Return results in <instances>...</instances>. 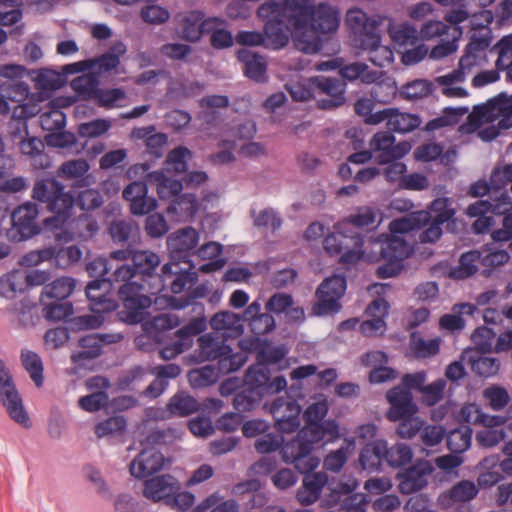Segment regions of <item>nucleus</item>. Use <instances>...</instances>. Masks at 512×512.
<instances>
[{
    "instance_id": "nucleus-55",
    "label": "nucleus",
    "mask_w": 512,
    "mask_h": 512,
    "mask_svg": "<svg viewBox=\"0 0 512 512\" xmlns=\"http://www.w3.org/2000/svg\"><path fill=\"white\" fill-rule=\"evenodd\" d=\"M316 76L308 79H303L296 82H291L286 85L291 97L295 101H307L310 99H317V85Z\"/></svg>"
},
{
    "instance_id": "nucleus-17",
    "label": "nucleus",
    "mask_w": 512,
    "mask_h": 512,
    "mask_svg": "<svg viewBox=\"0 0 512 512\" xmlns=\"http://www.w3.org/2000/svg\"><path fill=\"white\" fill-rule=\"evenodd\" d=\"M317 105L320 109L329 110L345 103L346 83L338 78L316 76Z\"/></svg>"
},
{
    "instance_id": "nucleus-2",
    "label": "nucleus",
    "mask_w": 512,
    "mask_h": 512,
    "mask_svg": "<svg viewBox=\"0 0 512 512\" xmlns=\"http://www.w3.org/2000/svg\"><path fill=\"white\" fill-rule=\"evenodd\" d=\"M363 238L357 232L347 229L340 221L334 225V231L323 241L325 251L330 255H340V263L354 265L364 255Z\"/></svg>"
},
{
    "instance_id": "nucleus-63",
    "label": "nucleus",
    "mask_w": 512,
    "mask_h": 512,
    "mask_svg": "<svg viewBox=\"0 0 512 512\" xmlns=\"http://www.w3.org/2000/svg\"><path fill=\"white\" fill-rule=\"evenodd\" d=\"M377 211L369 206L359 207L354 214L349 215L341 222L347 228L352 225L356 228L374 227L376 224Z\"/></svg>"
},
{
    "instance_id": "nucleus-41",
    "label": "nucleus",
    "mask_w": 512,
    "mask_h": 512,
    "mask_svg": "<svg viewBox=\"0 0 512 512\" xmlns=\"http://www.w3.org/2000/svg\"><path fill=\"white\" fill-rule=\"evenodd\" d=\"M76 280L72 277H59L43 287L40 301L45 300H66L74 291Z\"/></svg>"
},
{
    "instance_id": "nucleus-50",
    "label": "nucleus",
    "mask_w": 512,
    "mask_h": 512,
    "mask_svg": "<svg viewBox=\"0 0 512 512\" xmlns=\"http://www.w3.org/2000/svg\"><path fill=\"white\" fill-rule=\"evenodd\" d=\"M149 177L155 182L157 194L161 199L177 198L182 191V183L179 180L167 177L163 172H152Z\"/></svg>"
},
{
    "instance_id": "nucleus-35",
    "label": "nucleus",
    "mask_w": 512,
    "mask_h": 512,
    "mask_svg": "<svg viewBox=\"0 0 512 512\" xmlns=\"http://www.w3.org/2000/svg\"><path fill=\"white\" fill-rule=\"evenodd\" d=\"M238 60L243 63V72L246 77L256 82H263L266 78L267 61L265 57L243 48L237 52Z\"/></svg>"
},
{
    "instance_id": "nucleus-53",
    "label": "nucleus",
    "mask_w": 512,
    "mask_h": 512,
    "mask_svg": "<svg viewBox=\"0 0 512 512\" xmlns=\"http://www.w3.org/2000/svg\"><path fill=\"white\" fill-rule=\"evenodd\" d=\"M413 452L407 444L397 443L391 447L385 441L384 461L390 467H402L411 462Z\"/></svg>"
},
{
    "instance_id": "nucleus-29",
    "label": "nucleus",
    "mask_w": 512,
    "mask_h": 512,
    "mask_svg": "<svg viewBox=\"0 0 512 512\" xmlns=\"http://www.w3.org/2000/svg\"><path fill=\"white\" fill-rule=\"evenodd\" d=\"M389 304L383 298L373 300L366 308V314L371 319L360 324V331L365 336H375L386 327L385 317L388 315Z\"/></svg>"
},
{
    "instance_id": "nucleus-19",
    "label": "nucleus",
    "mask_w": 512,
    "mask_h": 512,
    "mask_svg": "<svg viewBox=\"0 0 512 512\" xmlns=\"http://www.w3.org/2000/svg\"><path fill=\"white\" fill-rule=\"evenodd\" d=\"M390 408L386 413L388 420L396 422L401 418L414 416L417 412V406L413 402L411 391L402 386H395L386 394Z\"/></svg>"
},
{
    "instance_id": "nucleus-48",
    "label": "nucleus",
    "mask_w": 512,
    "mask_h": 512,
    "mask_svg": "<svg viewBox=\"0 0 512 512\" xmlns=\"http://www.w3.org/2000/svg\"><path fill=\"white\" fill-rule=\"evenodd\" d=\"M290 28L292 27L287 23L286 18L270 20L265 22L264 34L270 40L272 47L279 49L287 45L289 41L287 30Z\"/></svg>"
},
{
    "instance_id": "nucleus-30",
    "label": "nucleus",
    "mask_w": 512,
    "mask_h": 512,
    "mask_svg": "<svg viewBox=\"0 0 512 512\" xmlns=\"http://www.w3.org/2000/svg\"><path fill=\"white\" fill-rule=\"evenodd\" d=\"M110 287L106 278L95 279L86 286L85 293L90 302L91 311L100 314L114 308L113 302L108 297Z\"/></svg>"
},
{
    "instance_id": "nucleus-33",
    "label": "nucleus",
    "mask_w": 512,
    "mask_h": 512,
    "mask_svg": "<svg viewBox=\"0 0 512 512\" xmlns=\"http://www.w3.org/2000/svg\"><path fill=\"white\" fill-rule=\"evenodd\" d=\"M339 22L338 11L327 3H320L314 7L309 24L316 33L328 34L338 29Z\"/></svg>"
},
{
    "instance_id": "nucleus-16",
    "label": "nucleus",
    "mask_w": 512,
    "mask_h": 512,
    "mask_svg": "<svg viewBox=\"0 0 512 512\" xmlns=\"http://www.w3.org/2000/svg\"><path fill=\"white\" fill-rule=\"evenodd\" d=\"M123 335L120 333H91L79 339L80 350L74 352L71 359L76 364H84L99 357L104 344H113L121 341Z\"/></svg>"
},
{
    "instance_id": "nucleus-57",
    "label": "nucleus",
    "mask_w": 512,
    "mask_h": 512,
    "mask_svg": "<svg viewBox=\"0 0 512 512\" xmlns=\"http://www.w3.org/2000/svg\"><path fill=\"white\" fill-rule=\"evenodd\" d=\"M410 349L417 358H427L439 352L440 342L438 339L425 340L415 331L410 335Z\"/></svg>"
},
{
    "instance_id": "nucleus-24",
    "label": "nucleus",
    "mask_w": 512,
    "mask_h": 512,
    "mask_svg": "<svg viewBox=\"0 0 512 512\" xmlns=\"http://www.w3.org/2000/svg\"><path fill=\"white\" fill-rule=\"evenodd\" d=\"M354 487H350L348 484L341 485L333 489L328 499L329 506H338L343 512H366L368 500L366 495L361 493H352Z\"/></svg>"
},
{
    "instance_id": "nucleus-3",
    "label": "nucleus",
    "mask_w": 512,
    "mask_h": 512,
    "mask_svg": "<svg viewBox=\"0 0 512 512\" xmlns=\"http://www.w3.org/2000/svg\"><path fill=\"white\" fill-rule=\"evenodd\" d=\"M225 338L208 333L198 339L200 356L207 361L217 360L219 371L223 375L239 370L248 359L242 352L234 353L230 345L226 344Z\"/></svg>"
},
{
    "instance_id": "nucleus-42",
    "label": "nucleus",
    "mask_w": 512,
    "mask_h": 512,
    "mask_svg": "<svg viewBox=\"0 0 512 512\" xmlns=\"http://www.w3.org/2000/svg\"><path fill=\"white\" fill-rule=\"evenodd\" d=\"M199 409V402L185 391L175 393L167 403V410L171 416L187 417Z\"/></svg>"
},
{
    "instance_id": "nucleus-43",
    "label": "nucleus",
    "mask_w": 512,
    "mask_h": 512,
    "mask_svg": "<svg viewBox=\"0 0 512 512\" xmlns=\"http://www.w3.org/2000/svg\"><path fill=\"white\" fill-rule=\"evenodd\" d=\"M481 252L471 250L463 253L459 259V265L449 270V277L455 280H462L471 277L478 270V263H481Z\"/></svg>"
},
{
    "instance_id": "nucleus-23",
    "label": "nucleus",
    "mask_w": 512,
    "mask_h": 512,
    "mask_svg": "<svg viewBox=\"0 0 512 512\" xmlns=\"http://www.w3.org/2000/svg\"><path fill=\"white\" fill-rule=\"evenodd\" d=\"M107 233L116 245L132 247L140 238L138 224L130 218H116L109 222Z\"/></svg>"
},
{
    "instance_id": "nucleus-46",
    "label": "nucleus",
    "mask_w": 512,
    "mask_h": 512,
    "mask_svg": "<svg viewBox=\"0 0 512 512\" xmlns=\"http://www.w3.org/2000/svg\"><path fill=\"white\" fill-rule=\"evenodd\" d=\"M421 125V118L417 114L401 112L393 108L391 118L388 120V129L396 133H409Z\"/></svg>"
},
{
    "instance_id": "nucleus-8",
    "label": "nucleus",
    "mask_w": 512,
    "mask_h": 512,
    "mask_svg": "<svg viewBox=\"0 0 512 512\" xmlns=\"http://www.w3.org/2000/svg\"><path fill=\"white\" fill-rule=\"evenodd\" d=\"M0 94L6 100L16 103L12 111L15 119L25 120L40 112L34 96L30 97V89L24 81H5L0 85Z\"/></svg>"
},
{
    "instance_id": "nucleus-13",
    "label": "nucleus",
    "mask_w": 512,
    "mask_h": 512,
    "mask_svg": "<svg viewBox=\"0 0 512 512\" xmlns=\"http://www.w3.org/2000/svg\"><path fill=\"white\" fill-rule=\"evenodd\" d=\"M369 147L376 154L378 164H386L392 160H399L409 153L411 146L408 142L395 144V137L391 131H380L373 135Z\"/></svg>"
},
{
    "instance_id": "nucleus-26",
    "label": "nucleus",
    "mask_w": 512,
    "mask_h": 512,
    "mask_svg": "<svg viewBox=\"0 0 512 512\" xmlns=\"http://www.w3.org/2000/svg\"><path fill=\"white\" fill-rule=\"evenodd\" d=\"M477 442L486 448L496 446L501 441L505 442L502 449L507 458L512 456V421L504 425V419L498 426L486 427L476 435Z\"/></svg>"
},
{
    "instance_id": "nucleus-7",
    "label": "nucleus",
    "mask_w": 512,
    "mask_h": 512,
    "mask_svg": "<svg viewBox=\"0 0 512 512\" xmlns=\"http://www.w3.org/2000/svg\"><path fill=\"white\" fill-rule=\"evenodd\" d=\"M511 210V199L507 193L502 192L493 201L478 200L470 204L466 214L477 218L472 224V231L475 234H484L495 224L494 215H502Z\"/></svg>"
},
{
    "instance_id": "nucleus-10",
    "label": "nucleus",
    "mask_w": 512,
    "mask_h": 512,
    "mask_svg": "<svg viewBox=\"0 0 512 512\" xmlns=\"http://www.w3.org/2000/svg\"><path fill=\"white\" fill-rule=\"evenodd\" d=\"M346 278L342 275H333L326 278L318 287L316 296L318 301L313 305V313L327 315L340 310V298L346 291Z\"/></svg>"
},
{
    "instance_id": "nucleus-61",
    "label": "nucleus",
    "mask_w": 512,
    "mask_h": 512,
    "mask_svg": "<svg viewBox=\"0 0 512 512\" xmlns=\"http://www.w3.org/2000/svg\"><path fill=\"white\" fill-rule=\"evenodd\" d=\"M148 375V370L140 365L131 367L123 372L117 379V388L123 391L135 390L142 384Z\"/></svg>"
},
{
    "instance_id": "nucleus-60",
    "label": "nucleus",
    "mask_w": 512,
    "mask_h": 512,
    "mask_svg": "<svg viewBox=\"0 0 512 512\" xmlns=\"http://www.w3.org/2000/svg\"><path fill=\"white\" fill-rule=\"evenodd\" d=\"M239 512V505L234 499L223 500L217 493L211 494L204 499L194 510V512Z\"/></svg>"
},
{
    "instance_id": "nucleus-36",
    "label": "nucleus",
    "mask_w": 512,
    "mask_h": 512,
    "mask_svg": "<svg viewBox=\"0 0 512 512\" xmlns=\"http://www.w3.org/2000/svg\"><path fill=\"white\" fill-rule=\"evenodd\" d=\"M204 13L192 10L177 17V28L180 37L189 42H197L201 38V19Z\"/></svg>"
},
{
    "instance_id": "nucleus-51",
    "label": "nucleus",
    "mask_w": 512,
    "mask_h": 512,
    "mask_svg": "<svg viewBox=\"0 0 512 512\" xmlns=\"http://www.w3.org/2000/svg\"><path fill=\"white\" fill-rule=\"evenodd\" d=\"M25 287V273L13 270L0 278V296L12 299L18 292H23Z\"/></svg>"
},
{
    "instance_id": "nucleus-59",
    "label": "nucleus",
    "mask_w": 512,
    "mask_h": 512,
    "mask_svg": "<svg viewBox=\"0 0 512 512\" xmlns=\"http://www.w3.org/2000/svg\"><path fill=\"white\" fill-rule=\"evenodd\" d=\"M21 361L25 370L29 373L34 384L40 388L43 385V364L41 358L33 351L22 350Z\"/></svg>"
},
{
    "instance_id": "nucleus-38",
    "label": "nucleus",
    "mask_w": 512,
    "mask_h": 512,
    "mask_svg": "<svg viewBox=\"0 0 512 512\" xmlns=\"http://www.w3.org/2000/svg\"><path fill=\"white\" fill-rule=\"evenodd\" d=\"M35 88L39 92V101L45 97H49L50 94L66 84L65 77L52 69H40L35 78Z\"/></svg>"
},
{
    "instance_id": "nucleus-9",
    "label": "nucleus",
    "mask_w": 512,
    "mask_h": 512,
    "mask_svg": "<svg viewBox=\"0 0 512 512\" xmlns=\"http://www.w3.org/2000/svg\"><path fill=\"white\" fill-rule=\"evenodd\" d=\"M0 401L8 415L25 428L30 427L29 416L16 389L12 376L0 358Z\"/></svg>"
},
{
    "instance_id": "nucleus-11",
    "label": "nucleus",
    "mask_w": 512,
    "mask_h": 512,
    "mask_svg": "<svg viewBox=\"0 0 512 512\" xmlns=\"http://www.w3.org/2000/svg\"><path fill=\"white\" fill-rule=\"evenodd\" d=\"M38 216V206L32 202H26L16 208L12 215V227L9 230V237L20 242L27 240L40 232V228L36 222Z\"/></svg>"
},
{
    "instance_id": "nucleus-31",
    "label": "nucleus",
    "mask_w": 512,
    "mask_h": 512,
    "mask_svg": "<svg viewBox=\"0 0 512 512\" xmlns=\"http://www.w3.org/2000/svg\"><path fill=\"white\" fill-rule=\"evenodd\" d=\"M303 481L301 487L297 491V500L301 505L307 506L315 503L321 494V491L328 481L325 473L307 472L303 473Z\"/></svg>"
},
{
    "instance_id": "nucleus-21",
    "label": "nucleus",
    "mask_w": 512,
    "mask_h": 512,
    "mask_svg": "<svg viewBox=\"0 0 512 512\" xmlns=\"http://www.w3.org/2000/svg\"><path fill=\"white\" fill-rule=\"evenodd\" d=\"M433 472V467L426 460L417 461L399 475L400 491L411 494L423 489L427 485V477Z\"/></svg>"
},
{
    "instance_id": "nucleus-27",
    "label": "nucleus",
    "mask_w": 512,
    "mask_h": 512,
    "mask_svg": "<svg viewBox=\"0 0 512 512\" xmlns=\"http://www.w3.org/2000/svg\"><path fill=\"white\" fill-rule=\"evenodd\" d=\"M314 7V0H284L283 2L287 23L295 30H303L308 27Z\"/></svg>"
},
{
    "instance_id": "nucleus-49",
    "label": "nucleus",
    "mask_w": 512,
    "mask_h": 512,
    "mask_svg": "<svg viewBox=\"0 0 512 512\" xmlns=\"http://www.w3.org/2000/svg\"><path fill=\"white\" fill-rule=\"evenodd\" d=\"M461 418L468 424H480L484 427L498 426L503 417L485 414L476 404H467L461 408Z\"/></svg>"
},
{
    "instance_id": "nucleus-18",
    "label": "nucleus",
    "mask_w": 512,
    "mask_h": 512,
    "mask_svg": "<svg viewBox=\"0 0 512 512\" xmlns=\"http://www.w3.org/2000/svg\"><path fill=\"white\" fill-rule=\"evenodd\" d=\"M491 31L487 29L484 35H473L466 45L464 54L459 60V65L471 74L475 68L481 67L488 62L486 51L491 44Z\"/></svg>"
},
{
    "instance_id": "nucleus-44",
    "label": "nucleus",
    "mask_w": 512,
    "mask_h": 512,
    "mask_svg": "<svg viewBox=\"0 0 512 512\" xmlns=\"http://www.w3.org/2000/svg\"><path fill=\"white\" fill-rule=\"evenodd\" d=\"M378 22L365 23L359 30L354 31V45L368 53L381 43V36L378 32Z\"/></svg>"
},
{
    "instance_id": "nucleus-54",
    "label": "nucleus",
    "mask_w": 512,
    "mask_h": 512,
    "mask_svg": "<svg viewBox=\"0 0 512 512\" xmlns=\"http://www.w3.org/2000/svg\"><path fill=\"white\" fill-rule=\"evenodd\" d=\"M472 429L469 426H461L451 430L446 436L448 449L454 454L466 451L471 444Z\"/></svg>"
},
{
    "instance_id": "nucleus-40",
    "label": "nucleus",
    "mask_w": 512,
    "mask_h": 512,
    "mask_svg": "<svg viewBox=\"0 0 512 512\" xmlns=\"http://www.w3.org/2000/svg\"><path fill=\"white\" fill-rule=\"evenodd\" d=\"M126 53V46L122 42L114 44L104 54L89 58L90 70L96 68L97 74L114 71L120 65V58Z\"/></svg>"
},
{
    "instance_id": "nucleus-6",
    "label": "nucleus",
    "mask_w": 512,
    "mask_h": 512,
    "mask_svg": "<svg viewBox=\"0 0 512 512\" xmlns=\"http://www.w3.org/2000/svg\"><path fill=\"white\" fill-rule=\"evenodd\" d=\"M326 399L310 404L304 412L306 425L302 428L304 435H310L313 440L332 442L339 437V427L334 420L324 421L328 413Z\"/></svg>"
},
{
    "instance_id": "nucleus-14",
    "label": "nucleus",
    "mask_w": 512,
    "mask_h": 512,
    "mask_svg": "<svg viewBox=\"0 0 512 512\" xmlns=\"http://www.w3.org/2000/svg\"><path fill=\"white\" fill-rule=\"evenodd\" d=\"M204 316L190 320L186 325L176 331V339L159 350V356L163 360H171L190 348L192 337L202 333L206 329Z\"/></svg>"
},
{
    "instance_id": "nucleus-52",
    "label": "nucleus",
    "mask_w": 512,
    "mask_h": 512,
    "mask_svg": "<svg viewBox=\"0 0 512 512\" xmlns=\"http://www.w3.org/2000/svg\"><path fill=\"white\" fill-rule=\"evenodd\" d=\"M132 263L137 275L151 276L160 264V258L152 251L134 250L132 254Z\"/></svg>"
},
{
    "instance_id": "nucleus-34",
    "label": "nucleus",
    "mask_w": 512,
    "mask_h": 512,
    "mask_svg": "<svg viewBox=\"0 0 512 512\" xmlns=\"http://www.w3.org/2000/svg\"><path fill=\"white\" fill-rule=\"evenodd\" d=\"M210 326L216 334L226 338L238 337L243 332L241 316L230 311L216 313L210 320Z\"/></svg>"
},
{
    "instance_id": "nucleus-28",
    "label": "nucleus",
    "mask_w": 512,
    "mask_h": 512,
    "mask_svg": "<svg viewBox=\"0 0 512 512\" xmlns=\"http://www.w3.org/2000/svg\"><path fill=\"white\" fill-rule=\"evenodd\" d=\"M374 246L379 247L381 259H395L402 262L412 254L410 244L398 235L381 234L374 240Z\"/></svg>"
},
{
    "instance_id": "nucleus-1",
    "label": "nucleus",
    "mask_w": 512,
    "mask_h": 512,
    "mask_svg": "<svg viewBox=\"0 0 512 512\" xmlns=\"http://www.w3.org/2000/svg\"><path fill=\"white\" fill-rule=\"evenodd\" d=\"M32 198L45 204L46 208L55 214L45 220V225L56 229L69 218L75 204L72 192L66 191L65 186L54 177L36 181L32 189Z\"/></svg>"
},
{
    "instance_id": "nucleus-56",
    "label": "nucleus",
    "mask_w": 512,
    "mask_h": 512,
    "mask_svg": "<svg viewBox=\"0 0 512 512\" xmlns=\"http://www.w3.org/2000/svg\"><path fill=\"white\" fill-rule=\"evenodd\" d=\"M264 395L260 394L247 386L237 392L233 398V406L239 412H250L257 408L261 403Z\"/></svg>"
},
{
    "instance_id": "nucleus-45",
    "label": "nucleus",
    "mask_w": 512,
    "mask_h": 512,
    "mask_svg": "<svg viewBox=\"0 0 512 512\" xmlns=\"http://www.w3.org/2000/svg\"><path fill=\"white\" fill-rule=\"evenodd\" d=\"M70 87L77 96L85 101H93L99 90V79L95 73H84L70 82Z\"/></svg>"
},
{
    "instance_id": "nucleus-58",
    "label": "nucleus",
    "mask_w": 512,
    "mask_h": 512,
    "mask_svg": "<svg viewBox=\"0 0 512 512\" xmlns=\"http://www.w3.org/2000/svg\"><path fill=\"white\" fill-rule=\"evenodd\" d=\"M127 98L126 92L121 88H99L93 101L94 103L105 109H112L115 107H123L122 103Z\"/></svg>"
},
{
    "instance_id": "nucleus-64",
    "label": "nucleus",
    "mask_w": 512,
    "mask_h": 512,
    "mask_svg": "<svg viewBox=\"0 0 512 512\" xmlns=\"http://www.w3.org/2000/svg\"><path fill=\"white\" fill-rule=\"evenodd\" d=\"M498 55L495 66L497 70H504L512 66V33L503 36L491 49Z\"/></svg>"
},
{
    "instance_id": "nucleus-47",
    "label": "nucleus",
    "mask_w": 512,
    "mask_h": 512,
    "mask_svg": "<svg viewBox=\"0 0 512 512\" xmlns=\"http://www.w3.org/2000/svg\"><path fill=\"white\" fill-rule=\"evenodd\" d=\"M269 379L270 370L268 367L257 362V364L251 365L247 369L244 377V385L265 396L267 394Z\"/></svg>"
},
{
    "instance_id": "nucleus-62",
    "label": "nucleus",
    "mask_w": 512,
    "mask_h": 512,
    "mask_svg": "<svg viewBox=\"0 0 512 512\" xmlns=\"http://www.w3.org/2000/svg\"><path fill=\"white\" fill-rule=\"evenodd\" d=\"M198 200L193 194L178 196L167 208L168 213L179 214L180 217H193L198 211Z\"/></svg>"
},
{
    "instance_id": "nucleus-25",
    "label": "nucleus",
    "mask_w": 512,
    "mask_h": 512,
    "mask_svg": "<svg viewBox=\"0 0 512 512\" xmlns=\"http://www.w3.org/2000/svg\"><path fill=\"white\" fill-rule=\"evenodd\" d=\"M178 490L179 481L172 475L165 474L146 480L143 494L154 502L165 500L166 503H170L171 496Z\"/></svg>"
},
{
    "instance_id": "nucleus-22",
    "label": "nucleus",
    "mask_w": 512,
    "mask_h": 512,
    "mask_svg": "<svg viewBox=\"0 0 512 512\" xmlns=\"http://www.w3.org/2000/svg\"><path fill=\"white\" fill-rule=\"evenodd\" d=\"M165 458L155 448H143L137 457L130 463L129 470L135 478H146L162 469Z\"/></svg>"
},
{
    "instance_id": "nucleus-12",
    "label": "nucleus",
    "mask_w": 512,
    "mask_h": 512,
    "mask_svg": "<svg viewBox=\"0 0 512 512\" xmlns=\"http://www.w3.org/2000/svg\"><path fill=\"white\" fill-rule=\"evenodd\" d=\"M471 116L482 122L498 120L501 129L512 128V96L500 94L487 103L475 106Z\"/></svg>"
},
{
    "instance_id": "nucleus-20",
    "label": "nucleus",
    "mask_w": 512,
    "mask_h": 512,
    "mask_svg": "<svg viewBox=\"0 0 512 512\" xmlns=\"http://www.w3.org/2000/svg\"><path fill=\"white\" fill-rule=\"evenodd\" d=\"M148 187L143 181H134L123 190V198L130 203L133 215H145L156 209L157 201L148 197Z\"/></svg>"
},
{
    "instance_id": "nucleus-39",
    "label": "nucleus",
    "mask_w": 512,
    "mask_h": 512,
    "mask_svg": "<svg viewBox=\"0 0 512 512\" xmlns=\"http://www.w3.org/2000/svg\"><path fill=\"white\" fill-rule=\"evenodd\" d=\"M430 218L429 212L424 210L416 211L407 216L392 220L389 223V231L392 235H397L420 230L428 224Z\"/></svg>"
},
{
    "instance_id": "nucleus-15",
    "label": "nucleus",
    "mask_w": 512,
    "mask_h": 512,
    "mask_svg": "<svg viewBox=\"0 0 512 512\" xmlns=\"http://www.w3.org/2000/svg\"><path fill=\"white\" fill-rule=\"evenodd\" d=\"M144 290V285L137 280L124 283L119 287L118 297L132 322L138 321L142 311L151 306L152 300L144 293Z\"/></svg>"
},
{
    "instance_id": "nucleus-37",
    "label": "nucleus",
    "mask_w": 512,
    "mask_h": 512,
    "mask_svg": "<svg viewBox=\"0 0 512 512\" xmlns=\"http://www.w3.org/2000/svg\"><path fill=\"white\" fill-rule=\"evenodd\" d=\"M385 441L376 440L366 444L359 455V464L363 470L377 472L384 461Z\"/></svg>"
},
{
    "instance_id": "nucleus-5",
    "label": "nucleus",
    "mask_w": 512,
    "mask_h": 512,
    "mask_svg": "<svg viewBox=\"0 0 512 512\" xmlns=\"http://www.w3.org/2000/svg\"><path fill=\"white\" fill-rule=\"evenodd\" d=\"M321 440H313L310 435H304L301 429L291 440L282 443L281 454L283 461L294 464L300 473L314 471L320 461L312 454L313 445Z\"/></svg>"
},
{
    "instance_id": "nucleus-32",
    "label": "nucleus",
    "mask_w": 512,
    "mask_h": 512,
    "mask_svg": "<svg viewBox=\"0 0 512 512\" xmlns=\"http://www.w3.org/2000/svg\"><path fill=\"white\" fill-rule=\"evenodd\" d=\"M198 241V232L192 227H186L172 233L167 238V246L178 258H186L194 252Z\"/></svg>"
},
{
    "instance_id": "nucleus-4",
    "label": "nucleus",
    "mask_w": 512,
    "mask_h": 512,
    "mask_svg": "<svg viewBox=\"0 0 512 512\" xmlns=\"http://www.w3.org/2000/svg\"><path fill=\"white\" fill-rule=\"evenodd\" d=\"M295 397H303L302 385L293 383L288 388V395L277 397L270 404V413L275 420V427L282 433H292L300 426L301 406Z\"/></svg>"
}]
</instances>
